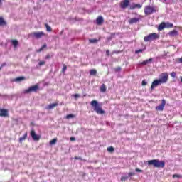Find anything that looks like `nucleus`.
<instances>
[{
	"label": "nucleus",
	"instance_id": "f257e3e1",
	"mask_svg": "<svg viewBox=\"0 0 182 182\" xmlns=\"http://www.w3.org/2000/svg\"><path fill=\"white\" fill-rule=\"evenodd\" d=\"M90 105L93 107L94 112L97 114H105L106 112L102 109V106L99 104V102L97 100H92L90 102Z\"/></svg>",
	"mask_w": 182,
	"mask_h": 182
},
{
	"label": "nucleus",
	"instance_id": "f03ea898",
	"mask_svg": "<svg viewBox=\"0 0 182 182\" xmlns=\"http://www.w3.org/2000/svg\"><path fill=\"white\" fill-rule=\"evenodd\" d=\"M148 166H153L156 168H164L166 163L164 161H159V159H152L147 161Z\"/></svg>",
	"mask_w": 182,
	"mask_h": 182
},
{
	"label": "nucleus",
	"instance_id": "7ed1b4c3",
	"mask_svg": "<svg viewBox=\"0 0 182 182\" xmlns=\"http://www.w3.org/2000/svg\"><path fill=\"white\" fill-rule=\"evenodd\" d=\"M160 38V36L156 33H151L144 38V42H152V41H156Z\"/></svg>",
	"mask_w": 182,
	"mask_h": 182
},
{
	"label": "nucleus",
	"instance_id": "20e7f679",
	"mask_svg": "<svg viewBox=\"0 0 182 182\" xmlns=\"http://www.w3.org/2000/svg\"><path fill=\"white\" fill-rule=\"evenodd\" d=\"M39 90V85L36 84L33 86L30 87L28 89L24 90L23 93L28 95V93H32V92H38Z\"/></svg>",
	"mask_w": 182,
	"mask_h": 182
},
{
	"label": "nucleus",
	"instance_id": "39448f33",
	"mask_svg": "<svg viewBox=\"0 0 182 182\" xmlns=\"http://www.w3.org/2000/svg\"><path fill=\"white\" fill-rule=\"evenodd\" d=\"M159 80L161 82L162 85L164 83H167V82H168V73H162L159 75Z\"/></svg>",
	"mask_w": 182,
	"mask_h": 182
},
{
	"label": "nucleus",
	"instance_id": "423d86ee",
	"mask_svg": "<svg viewBox=\"0 0 182 182\" xmlns=\"http://www.w3.org/2000/svg\"><path fill=\"white\" fill-rule=\"evenodd\" d=\"M30 35L33 38H36V39H41V38H43V36H46V34H45V32L43 31H38L33 32Z\"/></svg>",
	"mask_w": 182,
	"mask_h": 182
},
{
	"label": "nucleus",
	"instance_id": "0eeeda50",
	"mask_svg": "<svg viewBox=\"0 0 182 182\" xmlns=\"http://www.w3.org/2000/svg\"><path fill=\"white\" fill-rule=\"evenodd\" d=\"M156 12V9H154V7H151V6H146L144 8V14L146 16L151 15V14Z\"/></svg>",
	"mask_w": 182,
	"mask_h": 182
},
{
	"label": "nucleus",
	"instance_id": "6e6552de",
	"mask_svg": "<svg viewBox=\"0 0 182 182\" xmlns=\"http://www.w3.org/2000/svg\"><path fill=\"white\" fill-rule=\"evenodd\" d=\"M30 134L34 141H39V140H41V135L36 134L35 129H32L30 132Z\"/></svg>",
	"mask_w": 182,
	"mask_h": 182
},
{
	"label": "nucleus",
	"instance_id": "1a4fd4ad",
	"mask_svg": "<svg viewBox=\"0 0 182 182\" xmlns=\"http://www.w3.org/2000/svg\"><path fill=\"white\" fill-rule=\"evenodd\" d=\"M129 5H130L129 0H123L119 4V6L122 9H126V8L129 7Z\"/></svg>",
	"mask_w": 182,
	"mask_h": 182
},
{
	"label": "nucleus",
	"instance_id": "9d476101",
	"mask_svg": "<svg viewBox=\"0 0 182 182\" xmlns=\"http://www.w3.org/2000/svg\"><path fill=\"white\" fill-rule=\"evenodd\" d=\"M164 106H166V100H162L161 105L156 107V110L163 112L164 110Z\"/></svg>",
	"mask_w": 182,
	"mask_h": 182
},
{
	"label": "nucleus",
	"instance_id": "9b49d317",
	"mask_svg": "<svg viewBox=\"0 0 182 182\" xmlns=\"http://www.w3.org/2000/svg\"><path fill=\"white\" fill-rule=\"evenodd\" d=\"M163 85L159 80H155L152 82V84L151 85V90H153L156 87Z\"/></svg>",
	"mask_w": 182,
	"mask_h": 182
},
{
	"label": "nucleus",
	"instance_id": "f8f14e48",
	"mask_svg": "<svg viewBox=\"0 0 182 182\" xmlns=\"http://www.w3.org/2000/svg\"><path fill=\"white\" fill-rule=\"evenodd\" d=\"M8 109H0V117H8Z\"/></svg>",
	"mask_w": 182,
	"mask_h": 182
},
{
	"label": "nucleus",
	"instance_id": "ddd939ff",
	"mask_svg": "<svg viewBox=\"0 0 182 182\" xmlns=\"http://www.w3.org/2000/svg\"><path fill=\"white\" fill-rule=\"evenodd\" d=\"M140 18H132L128 21L129 25H133V23H137L140 21Z\"/></svg>",
	"mask_w": 182,
	"mask_h": 182
},
{
	"label": "nucleus",
	"instance_id": "4468645a",
	"mask_svg": "<svg viewBox=\"0 0 182 182\" xmlns=\"http://www.w3.org/2000/svg\"><path fill=\"white\" fill-rule=\"evenodd\" d=\"M103 22H105V19L102 16H99L96 19L97 25H103Z\"/></svg>",
	"mask_w": 182,
	"mask_h": 182
},
{
	"label": "nucleus",
	"instance_id": "2eb2a0df",
	"mask_svg": "<svg viewBox=\"0 0 182 182\" xmlns=\"http://www.w3.org/2000/svg\"><path fill=\"white\" fill-rule=\"evenodd\" d=\"M153 62V58H149L148 60H146L143 62H141L140 64L143 66H146V65H149V63H151Z\"/></svg>",
	"mask_w": 182,
	"mask_h": 182
},
{
	"label": "nucleus",
	"instance_id": "dca6fc26",
	"mask_svg": "<svg viewBox=\"0 0 182 182\" xmlns=\"http://www.w3.org/2000/svg\"><path fill=\"white\" fill-rule=\"evenodd\" d=\"M58 102H55V103H53V104H50L47 107L46 109L48 110H52V109H55V107H56V106H58Z\"/></svg>",
	"mask_w": 182,
	"mask_h": 182
},
{
	"label": "nucleus",
	"instance_id": "f3484780",
	"mask_svg": "<svg viewBox=\"0 0 182 182\" xmlns=\"http://www.w3.org/2000/svg\"><path fill=\"white\" fill-rule=\"evenodd\" d=\"M26 139H28V132H26L22 137L19 138V143L22 144Z\"/></svg>",
	"mask_w": 182,
	"mask_h": 182
},
{
	"label": "nucleus",
	"instance_id": "a211bd4d",
	"mask_svg": "<svg viewBox=\"0 0 182 182\" xmlns=\"http://www.w3.org/2000/svg\"><path fill=\"white\" fill-rule=\"evenodd\" d=\"M169 35L173 37L177 36V35H178V31L176 30H173L172 31L169 32Z\"/></svg>",
	"mask_w": 182,
	"mask_h": 182
},
{
	"label": "nucleus",
	"instance_id": "6ab92c4d",
	"mask_svg": "<svg viewBox=\"0 0 182 182\" xmlns=\"http://www.w3.org/2000/svg\"><path fill=\"white\" fill-rule=\"evenodd\" d=\"M11 43L14 48H17L19 45V42L18 40H11Z\"/></svg>",
	"mask_w": 182,
	"mask_h": 182
},
{
	"label": "nucleus",
	"instance_id": "aec40b11",
	"mask_svg": "<svg viewBox=\"0 0 182 182\" xmlns=\"http://www.w3.org/2000/svg\"><path fill=\"white\" fill-rule=\"evenodd\" d=\"M97 74V70H95V69H92L90 70V76H96V75Z\"/></svg>",
	"mask_w": 182,
	"mask_h": 182
},
{
	"label": "nucleus",
	"instance_id": "412c9836",
	"mask_svg": "<svg viewBox=\"0 0 182 182\" xmlns=\"http://www.w3.org/2000/svg\"><path fill=\"white\" fill-rule=\"evenodd\" d=\"M164 28H166V23H161L158 27V31H163Z\"/></svg>",
	"mask_w": 182,
	"mask_h": 182
},
{
	"label": "nucleus",
	"instance_id": "4be33fe9",
	"mask_svg": "<svg viewBox=\"0 0 182 182\" xmlns=\"http://www.w3.org/2000/svg\"><path fill=\"white\" fill-rule=\"evenodd\" d=\"M141 6H142L141 4H134L133 6H132L130 7V9L133 10V9H136V8L140 9V8H141Z\"/></svg>",
	"mask_w": 182,
	"mask_h": 182
},
{
	"label": "nucleus",
	"instance_id": "5701e85b",
	"mask_svg": "<svg viewBox=\"0 0 182 182\" xmlns=\"http://www.w3.org/2000/svg\"><path fill=\"white\" fill-rule=\"evenodd\" d=\"M4 25H6V21L4 20V18L0 17V26H4Z\"/></svg>",
	"mask_w": 182,
	"mask_h": 182
},
{
	"label": "nucleus",
	"instance_id": "b1692460",
	"mask_svg": "<svg viewBox=\"0 0 182 182\" xmlns=\"http://www.w3.org/2000/svg\"><path fill=\"white\" fill-rule=\"evenodd\" d=\"M106 89H107L106 85L102 84V86H101L100 88V92H102V93H105V92H106Z\"/></svg>",
	"mask_w": 182,
	"mask_h": 182
},
{
	"label": "nucleus",
	"instance_id": "393cba45",
	"mask_svg": "<svg viewBox=\"0 0 182 182\" xmlns=\"http://www.w3.org/2000/svg\"><path fill=\"white\" fill-rule=\"evenodd\" d=\"M90 43H97L99 42L98 39L92 38L89 40Z\"/></svg>",
	"mask_w": 182,
	"mask_h": 182
},
{
	"label": "nucleus",
	"instance_id": "a878e982",
	"mask_svg": "<svg viewBox=\"0 0 182 182\" xmlns=\"http://www.w3.org/2000/svg\"><path fill=\"white\" fill-rule=\"evenodd\" d=\"M47 32H52V27L48 24H45Z\"/></svg>",
	"mask_w": 182,
	"mask_h": 182
},
{
	"label": "nucleus",
	"instance_id": "bb28decb",
	"mask_svg": "<svg viewBox=\"0 0 182 182\" xmlns=\"http://www.w3.org/2000/svg\"><path fill=\"white\" fill-rule=\"evenodd\" d=\"M57 141H58V139L54 138L53 140L50 141V146H52L53 144H56Z\"/></svg>",
	"mask_w": 182,
	"mask_h": 182
},
{
	"label": "nucleus",
	"instance_id": "cd10ccee",
	"mask_svg": "<svg viewBox=\"0 0 182 182\" xmlns=\"http://www.w3.org/2000/svg\"><path fill=\"white\" fill-rule=\"evenodd\" d=\"M75 114H68V115L65 117V119H73V118H75Z\"/></svg>",
	"mask_w": 182,
	"mask_h": 182
},
{
	"label": "nucleus",
	"instance_id": "c85d7f7f",
	"mask_svg": "<svg viewBox=\"0 0 182 182\" xmlns=\"http://www.w3.org/2000/svg\"><path fill=\"white\" fill-rule=\"evenodd\" d=\"M173 25L171 23H165V28H173Z\"/></svg>",
	"mask_w": 182,
	"mask_h": 182
},
{
	"label": "nucleus",
	"instance_id": "c756f323",
	"mask_svg": "<svg viewBox=\"0 0 182 182\" xmlns=\"http://www.w3.org/2000/svg\"><path fill=\"white\" fill-rule=\"evenodd\" d=\"M107 151H109V153H113V151H114V148H113V146H109L107 149Z\"/></svg>",
	"mask_w": 182,
	"mask_h": 182
},
{
	"label": "nucleus",
	"instance_id": "7c9ffc66",
	"mask_svg": "<svg viewBox=\"0 0 182 182\" xmlns=\"http://www.w3.org/2000/svg\"><path fill=\"white\" fill-rule=\"evenodd\" d=\"M67 69H68V66H66V65L63 64V65L62 73H65L66 72Z\"/></svg>",
	"mask_w": 182,
	"mask_h": 182
},
{
	"label": "nucleus",
	"instance_id": "2f4dec72",
	"mask_svg": "<svg viewBox=\"0 0 182 182\" xmlns=\"http://www.w3.org/2000/svg\"><path fill=\"white\" fill-rule=\"evenodd\" d=\"M172 177L173 178H182V175L173 174Z\"/></svg>",
	"mask_w": 182,
	"mask_h": 182
},
{
	"label": "nucleus",
	"instance_id": "473e14b6",
	"mask_svg": "<svg viewBox=\"0 0 182 182\" xmlns=\"http://www.w3.org/2000/svg\"><path fill=\"white\" fill-rule=\"evenodd\" d=\"M21 80H25V77H18L16 78V82H21Z\"/></svg>",
	"mask_w": 182,
	"mask_h": 182
},
{
	"label": "nucleus",
	"instance_id": "72a5a7b5",
	"mask_svg": "<svg viewBox=\"0 0 182 182\" xmlns=\"http://www.w3.org/2000/svg\"><path fill=\"white\" fill-rule=\"evenodd\" d=\"M171 76L174 79L176 77H177V73L176 72H172L170 73Z\"/></svg>",
	"mask_w": 182,
	"mask_h": 182
},
{
	"label": "nucleus",
	"instance_id": "f704fd0d",
	"mask_svg": "<svg viewBox=\"0 0 182 182\" xmlns=\"http://www.w3.org/2000/svg\"><path fill=\"white\" fill-rule=\"evenodd\" d=\"M127 178H129V176H122L121 178V181H126V180H127Z\"/></svg>",
	"mask_w": 182,
	"mask_h": 182
},
{
	"label": "nucleus",
	"instance_id": "c9c22d12",
	"mask_svg": "<svg viewBox=\"0 0 182 182\" xmlns=\"http://www.w3.org/2000/svg\"><path fill=\"white\" fill-rule=\"evenodd\" d=\"M129 177H132L133 176H136V173L134 172H129L128 173Z\"/></svg>",
	"mask_w": 182,
	"mask_h": 182
},
{
	"label": "nucleus",
	"instance_id": "e433bc0d",
	"mask_svg": "<svg viewBox=\"0 0 182 182\" xmlns=\"http://www.w3.org/2000/svg\"><path fill=\"white\" fill-rule=\"evenodd\" d=\"M45 63H46V62H45V61H40L38 65H39V66H43V65H45Z\"/></svg>",
	"mask_w": 182,
	"mask_h": 182
},
{
	"label": "nucleus",
	"instance_id": "4c0bfd02",
	"mask_svg": "<svg viewBox=\"0 0 182 182\" xmlns=\"http://www.w3.org/2000/svg\"><path fill=\"white\" fill-rule=\"evenodd\" d=\"M143 50H144V49H139L135 51V53H140L141 52H143Z\"/></svg>",
	"mask_w": 182,
	"mask_h": 182
},
{
	"label": "nucleus",
	"instance_id": "58836bf2",
	"mask_svg": "<svg viewBox=\"0 0 182 182\" xmlns=\"http://www.w3.org/2000/svg\"><path fill=\"white\" fill-rule=\"evenodd\" d=\"M135 171H136V173H143V170L139 169V168H136Z\"/></svg>",
	"mask_w": 182,
	"mask_h": 182
},
{
	"label": "nucleus",
	"instance_id": "ea45409f",
	"mask_svg": "<svg viewBox=\"0 0 182 182\" xmlns=\"http://www.w3.org/2000/svg\"><path fill=\"white\" fill-rule=\"evenodd\" d=\"M147 85V82H146V80H143L142 81V86H146Z\"/></svg>",
	"mask_w": 182,
	"mask_h": 182
},
{
	"label": "nucleus",
	"instance_id": "a19ab883",
	"mask_svg": "<svg viewBox=\"0 0 182 182\" xmlns=\"http://www.w3.org/2000/svg\"><path fill=\"white\" fill-rule=\"evenodd\" d=\"M106 55H107V56H110V51H109V50H106Z\"/></svg>",
	"mask_w": 182,
	"mask_h": 182
},
{
	"label": "nucleus",
	"instance_id": "79ce46f5",
	"mask_svg": "<svg viewBox=\"0 0 182 182\" xmlns=\"http://www.w3.org/2000/svg\"><path fill=\"white\" fill-rule=\"evenodd\" d=\"M74 97H75V99H77V98L80 97V95H79V94H75V95H74Z\"/></svg>",
	"mask_w": 182,
	"mask_h": 182
},
{
	"label": "nucleus",
	"instance_id": "37998d69",
	"mask_svg": "<svg viewBox=\"0 0 182 182\" xmlns=\"http://www.w3.org/2000/svg\"><path fill=\"white\" fill-rule=\"evenodd\" d=\"M74 159L75 160H82V158L79 156H75Z\"/></svg>",
	"mask_w": 182,
	"mask_h": 182
},
{
	"label": "nucleus",
	"instance_id": "c03bdc74",
	"mask_svg": "<svg viewBox=\"0 0 182 182\" xmlns=\"http://www.w3.org/2000/svg\"><path fill=\"white\" fill-rule=\"evenodd\" d=\"M114 36H116V33H112L111 38H114Z\"/></svg>",
	"mask_w": 182,
	"mask_h": 182
},
{
	"label": "nucleus",
	"instance_id": "a18cd8bd",
	"mask_svg": "<svg viewBox=\"0 0 182 182\" xmlns=\"http://www.w3.org/2000/svg\"><path fill=\"white\" fill-rule=\"evenodd\" d=\"M4 66H6V63H4L1 64V69L4 68Z\"/></svg>",
	"mask_w": 182,
	"mask_h": 182
},
{
	"label": "nucleus",
	"instance_id": "49530a36",
	"mask_svg": "<svg viewBox=\"0 0 182 182\" xmlns=\"http://www.w3.org/2000/svg\"><path fill=\"white\" fill-rule=\"evenodd\" d=\"M70 140L71 141H75V140H76V139L75 137H70Z\"/></svg>",
	"mask_w": 182,
	"mask_h": 182
},
{
	"label": "nucleus",
	"instance_id": "de8ad7c7",
	"mask_svg": "<svg viewBox=\"0 0 182 182\" xmlns=\"http://www.w3.org/2000/svg\"><path fill=\"white\" fill-rule=\"evenodd\" d=\"M121 70H122V68H120V67H118V68H116L117 72H119Z\"/></svg>",
	"mask_w": 182,
	"mask_h": 182
},
{
	"label": "nucleus",
	"instance_id": "09e8293b",
	"mask_svg": "<svg viewBox=\"0 0 182 182\" xmlns=\"http://www.w3.org/2000/svg\"><path fill=\"white\" fill-rule=\"evenodd\" d=\"M46 59H50V55L49 54H48L46 56Z\"/></svg>",
	"mask_w": 182,
	"mask_h": 182
},
{
	"label": "nucleus",
	"instance_id": "8fccbe9b",
	"mask_svg": "<svg viewBox=\"0 0 182 182\" xmlns=\"http://www.w3.org/2000/svg\"><path fill=\"white\" fill-rule=\"evenodd\" d=\"M46 46H47L46 44H44V45L42 46L41 48H42V49L43 50V49H45V48H46Z\"/></svg>",
	"mask_w": 182,
	"mask_h": 182
},
{
	"label": "nucleus",
	"instance_id": "3c124183",
	"mask_svg": "<svg viewBox=\"0 0 182 182\" xmlns=\"http://www.w3.org/2000/svg\"><path fill=\"white\" fill-rule=\"evenodd\" d=\"M42 50H43V48H41L40 49L37 50V52H38V53H39V52H42Z\"/></svg>",
	"mask_w": 182,
	"mask_h": 182
},
{
	"label": "nucleus",
	"instance_id": "603ef678",
	"mask_svg": "<svg viewBox=\"0 0 182 182\" xmlns=\"http://www.w3.org/2000/svg\"><path fill=\"white\" fill-rule=\"evenodd\" d=\"M42 50H43V48H41L40 49L37 50V52H38V53H39V52H42Z\"/></svg>",
	"mask_w": 182,
	"mask_h": 182
},
{
	"label": "nucleus",
	"instance_id": "864d4df0",
	"mask_svg": "<svg viewBox=\"0 0 182 182\" xmlns=\"http://www.w3.org/2000/svg\"><path fill=\"white\" fill-rule=\"evenodd\" d=\"M178 62H179L180 63H182V57H181V58H179Z\"/></svg>",
	"mask_w": 182,
	"mask_h": 182
},
{
	"label": "nucleus",
	"instance_id": "5fc2aeb1",
	"mask_svg": "<svg viewBox=\"0 0 182 182\" xmlns=\"http://www.w3.org/2000/svg\"><path fill=\"white\" fill-rule=\"evenodd\" d=\"M1 5H2V1L1 0H0V6H1Z\"/></svg>",
	"mask_w": 182,
	"mask_h": 182
},
{
	"label": "nucleus",
	"instance_id": "6e6d98bb",
	"mask_svg": "<svg viewBox=\"0 0 182 182\" xmlns=\"http://www.w3.org/2000/svg\"><path fill=\"white\" fill-rule=\"evenodd\" d=\"M2 70V67H0V70Z\"/></svg>",
	"mask_w": 182,
	"mask_h": 182
},
{
	"label": "nucleus",
	"instance_id": "4d7b16f0",
	"mask_svg": "<svg viewBox=\"0 0 182 182\" xmlns=\"http://www.w3.org/2000/svg\"><path fill=\"white\" fill-rule=\"evenodd\" d=\"M139 18H141V16H139Z\"/></svg>",
	"mask_w": 182,
	"mask_h": 182
},
{
	"label": "nucleus",
	"instance_id": "13d9d810",
	"mask_svg": "<svg viewBox=\"0 0 182 182\" xmlns=\"http://www.w3.org/2000/svg\"><path fill=\"white\" fill-rule=\"evenodd\" d=\"M164 1H167V0H164Z\"/></svg>",
	"mask_w": 182,
	"mask_h": 182
}]
</instances>
